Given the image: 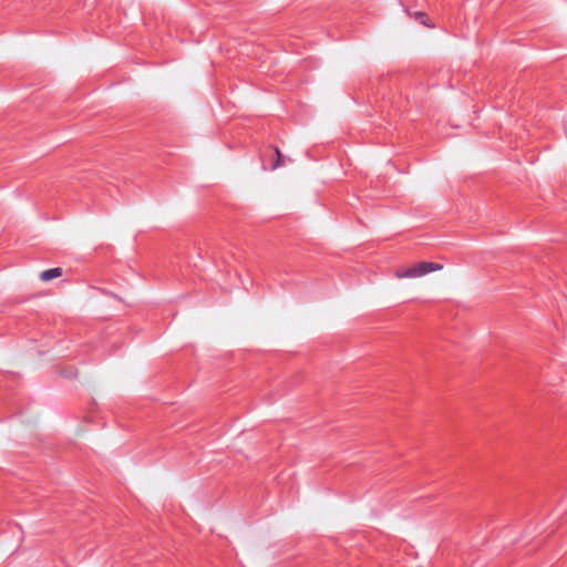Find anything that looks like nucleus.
<instances>
[{
  "instance_id": "obj_4",
  "label": "nucleus",
  "mask_w": 567,
  "mask_h": 567,
  "mask_svg": "<svg viewBox=\"0 0 567 567\" xmlns=\"http://www.w3.org/2000/svg\"><path fill=\"white\" fill-rule=\"evenodd\" d=\"M416 18L420 19V21L424 24V25H429L427 22L424 20V17L425 14L422 13V12H416Z\"/></svg>"
},
{
  "instance_id": "obj_2",
  "label": "nucleus",
  "mask_w": 567,
  "mask_h": 567,
  "mask_svg": "<svg viewBox=\"0 0 567 567\" xmlns=\"http://www.w3.org/2000/svg\"><path fill=\"white\" fill-rule=\"evenodd\" d=\"M60 276H62V269L61 268H52V269L42 271L40 274V279L43 281H49V280H52Z\"/></svg>"
},
{
  "instance_id": "obj_1",
  "label": "nucleus",
  "mask_w": 567,
  "mask_h": 567,
  "mask_svg": "<svg viewBox=\"0 0 567 567\" xmlns=\"http://www.w3.org/2000/svg\"><path fill=\"white\" fill-rule=\"evenodd\" d=\"M443 266L437 262H431V261H421L417 264H414L411 267H400L394 271V275L399 279L403 278H417L425 276L432 271L441 270Z\"/></svg>"
},
{
  "instance_id": "obj_3",
  "label": "nucleus",
  "mask_w": 567,
  "mask_h": 567,
  "mask_svg": "<svg viewBox=\"0 0 567 567\" xmlns=\"http://www.w3.org/2000/svg\"><path fill=\"white\" fill-rule=\"evenodd\" d=\"M272 152H274V155L276 156V161L274 162V164H271L270 169L274 171L284 165V159H282V155H281L280 151L277 147H275L272 150Z\"/></svg>"
}]
</instances>
